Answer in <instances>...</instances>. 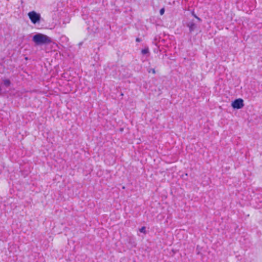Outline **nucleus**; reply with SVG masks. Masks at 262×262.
Here are the masks:
<instances>
[{
  "label": "nucleus",
  "instance_id": "obj_10",
  "mask_svg": "<svg viewBox=\"0 0 262 262\" xmlns=\"http://www.w3.org/2000/svg\"><path fill=\"white\" fill-rule=\"evenodd\" d=\"M136 40L137 42H140L141 41V39L140 38H137Z\"/></svg>",
  "mask_w": 262,
  "mask_h": 262
},
{
  "label": "nucleus",
  "instance_id": "obj_9",
  "mask_svg": "<svg viewBox=\"0 0 262 262\" xmlns=\"http://www.w3.org/2000/svg\"><path fill=\"white\" fill-rule=\"evenodd\" d=\"M149 73L152 72L153 74L156 73L155 70L154 69H150L148 71Z\"/></svg>",
  "mask_w": 262,
  "mask_h": 262
},
{
  "label": "nucleus",
  "instance_id": "obj_1",
  "mask_svg": "<svg viewBox=\"0 0 262 262\" xmlns=\"http://www.w3.org/2000/svg\"><path fill=\"white\" fill-rule=\"evenodd\" d=\"M32 41L36 46L48 45L52 42L49 36L41 33H37L34 35L32 37Z\"/></svg>",
  "mask_w": 262,
  "mask_h": 262
},
{
  "label": "nucleus",
  "instance_id": "obj_7",
  "mask_svg": "<svg viewBox=\"0 0 262 262\" xmlns=\"http://www.w3.org/2000/svg\"><path fill=\"white\" fill-rule=\"evenodd\" d=\"M139 231L141 233H143L144 234L146 233V229H145V227L144 226L141 227L140 229H139Z\"/></svg>",
  "mask_w": 262,
  "mask_h": 262
},
{
  "label": "nucleus",
  "instance_id": "obj_5",
  "mask_svg": "<svg viewBox=\"0 0 262 262\" xmlns=\"http://www.w3.org/2000/svg\"><path fill=\"white\" fill-rule=\"evenodd\" d=\"M3 83L6 86H9L11 84L10 81L9 79L4 80Z\"/></svg>",
  "mask_w": 262,
  "mask_h": 262
},
{
  "label": "nucleus",
  "instance_id": "obj_8",
  "mask_svg": "<svg viewBox=\"0 0 262 262\" xmlns=\"http://www.w3.org/2000/svg\"><path fill=\"white\" fill-rule=\"evenodd\" d=\"M164 12H165V9H164V8L161 9L160 10V15H163L164 13Z\"/></svg>",
  "mask_w": 262,
  "mask_h": 262
},
{
  "label": "nucleus",
  "instance_id": "obj_3",
  "mask_svg": "<svg viewBox=\"0 0 262 262\" xmlns=\"http://www.w3.org/2000/svg\"><path fill=\"white\" fill-rule=\"evenodd\" d=\"M244 105V101L241 98L235 99L231 103L232 107L234 109H241Z\"/></svg>",
  "mask_w": 262,
  "mask_h": 262
},
{
  "label": "nucleus",
  "instance_id": "obj_11",
  "mask_svg": "<svg viewBox=\"0 0 262 262\" xmlns=\"http://www.w3.org/2000/svg\"><path fill=\"white\" fill-rule=\"evenodd\" d=\"M194 16H195V17L196 18H197L199 20H201V19H200L199 17L196 16L195 15H194Z\"/></svg>",
  "mask_w": 262,
  "mask_h": 262
},
{
  "label": "nucleus",
  "instance_id": "obj_6",
  "mask_svg": "<svg viewBox=\"0 0 262 262\" xmlns=\"http://www.w3.org/2000/svg\"><path fill=\"white\" fill-rule=\"evenodd\" d=\"M141 53L143 55L147 54L149 53L148 48H145L142 50Z\"/></svg>",
  "mask_w": 262,
  "mask_h": 262
},
{
  "label": "nucleus",
  "instance_id": "obj_2",
  "mask_svg": "<svg viewBox=\"0 0 262 262\" xmlns=\"http://www.w3.org/2000/svg\"><path fill=\"white\" fill-rule=\"evenodd\" d=\"M29 18L32 23L35 24L38 23L40 19V15L39 14L37 13L35 11H31L28 13Z\"/></svg>",
  "mask_w": 262,
  "mask_h": 262
},
{
  "label": "nucleus",
  "instance_id": "obj_4",
  "mask_svg": "<svg viewBox=\"0 0 262 262\" xmlns=\"http://www.w3.org/2000/svg\"><path fill=\"white\" fill-rule=\"evenodd\" d=\"M186 26L189 28L190 32L193 31L196 28V25L193 21L188 22Z\"/></svg>",
  "mask_w": 262,
  "mask_h": 262
}]
</instances>
